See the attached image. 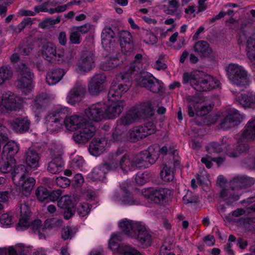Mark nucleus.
<instances>
[{
    "instance_id": "nucleus-42",
    "label": "nucleus",
    "mask_w": 255,
    "mask_h": 255,
    "mask_svg": "<svg viewBox=\"0 0 255 255\" xmlns=\"http://www.w3.org/2000/svg\"><path fill=\"white\" fill-rule=\"evenodd\" d=\"M144 138L139 127H134L130 129L126 136V139L131 142H136Z\"/></svg>"
},
{
    "instance_id": "nucleus-51",
    "label": "nucleus",
    "mask_w": 255,
    "mask_h": 255,
    "mask_svg": "<svg viewBox=\"0 0 255 255\" xmlns=\"http://www.w3.org/2000/svg\"><path fill=\"white\" fill-rule=\"evenodd\" d=\"M69 40L74 44H79L82 41L81 34L74 26L70 29Z\"/></svg>"
},
{
    "instance_id": "nucleus-53",
    "label": "nucleus",
    "mask_w": 255,
    "mask_h": 255,
    "mask_svg": "<svg viewBox=\"0 0 255 255\" xmlns=\"http://www.w3.org/2000/svg\"><path fill=\"white\" fill-rule=\"evenodd\" d=\"M27 248L21 244L16 245L14 247H10L8 248L9 255H26L24 253Z\"/></svg>"
},
{
    "instance_id": "nucleus-63",
    "label": "nucleus",
    "mask_w": 255,
    "mask_h": 255,
    "mask_svg": "<svg viewBox=\"0 0 255 255\" xmlns=\"http://www.w3.org/2000/svg\"><path fill=\"white\" fill-rule=\"evenodd\" d=\"M76 230L70 227H66L63 229L61 232V237L64 240L71 238L76 233Z\"/></svg>"
},
{
    "instance_id": "nucleus-38",
    "label": "nucleus",
    "mask_w": 255,
    "mask_h": 255,
    "mask_svg": "<svg viewBox=\"0 0 255 255\" xmlns=\"http://www.w3.org/2000/svg\"><path fill=\"white\" fill-rule=\"evenodd\" d=\"M64 167V163L61 157H54L47 166V170L52 174H57L61 172Z\"/></svg>"
},
{
    "instance_id": "nucleus-24",
    "label": "nucleus",
    "mask_w": 255,
    "mask_h": 255,
    "mask_svg": "<svg viewBox=\"0 0 255 255\" xmlns=\"http://www.w3.org/2000/svg\"><path fill=\"white\" fill-rule=\"evenodd\" d=\"M193 50L201 58L211 57L213 53L209 44L204 40H199L196 42L193 46Z\"/></svg>"
},
{
    "instance_id": "nucleus-13",
    "label": "nucleus",
    "mask_w": 255,
    "mask_h": 255,
    "mask_svg": "<svg viewBox=\"0 0 255 255\" xmlns=\"http://www.w3.org/2000/svg\"><path fill=\"white\" fill-rule=\"evenodd\" d=\"M1 104L4 110H0V113H4L6 111H17L22 107L21 101L10 92L3 94L1 99Z\"/></svg>"
},
{
    "instance_id": "nucleus-46",
    "label": "nucleus",
    "mask_w": 255,
    "mask_h": 255,
    "mask_svg": "<svg viewBox=\"0 0 255 255\" xmlns=\"http://www.w3.org/2000/svg\"><path fill=\"white\" fill-rule=\"evenodd\" d=\"M31 23L30 18H25L17 25H10L9 28L13 32L18 33L29 25H31Z\"/></svg>"
},
{
    "instance_id": "nucleus-9",
    "label": "nucleus",
    "mask_w": 255,
    "mask_h": 255,
    "mask_svg": "<svg viewBox=\"0 0 255 255\" xmlns=\"http://www.w3.org/2000/svg\"><path fill=\"white\" fill-rule=\"evenodd\" d=\"M17 72L18 73L17 86L21 90L22 93L27 94L32 88L31 81L33 77V74L24 64L18 66Z\"/></svg>"
},
{
    "instance_id": "nucleus-14",
    "label": "nucleus",
    "mask_w": 255,
    "mask_h": 255,
    "mask_svg": "<svg viewBox=\"0 0 255 255\" xmlns=\"http://www.w3.org/2000/svg\"><path fill=\"white\" fill-rule=\"evenodd\" d=\"M105 108L106 105L104 103H97L86 109L85 114L90 121L99 122L106 118L105 112Z\"/></svg>"
},
{
    "instance_id": "nucleus-54",
    "label": "nucleus",
    "mask_w": 255,
    "mask_h": 255,
    "mask_svg": "<svg viewBox=\"0 0 255 255\" xmlns=\"http://www.w3.org/2000/svg\"><path fill=\"white\" fill-rule=\"evenodd\" d=\"M35 194L38 200L41 202L45 201L49 196V192L48 190L42 186H40L37 188L35 191Z\"/></svg>"
},
{
    "instance_id": "nucleus-12",
    "label": "nucleus",
    "mask_w": 255,
    "mask_h": 255,
    "mask_svg": "<svg viewBox=\"0 0 255 255\" xmlns=\"http://www.w3.org/2000/svg\"><path fill=\"white\" fill-rule=\"evenodd\" d=\"M170 191L166 188L156 189L153 188H145L141 190L142 195L150 202L155 203H160L168 197Z\"/></svg>"
},
{
    "instance_id": "nucleus-29",
    "label": "nucleus",
    "mask_w": 255,
    "mask_h": 255,
    "mask_svg": "<svg viewBox=\"0 0 255 255\" xmlns=\"http://www.w3.org/2000/svg\"><path fill=\"white\" fill-rule=\"evenodd\" d=\"M147 61V56L144 54L138 53L134 56V61L129 65L126 66L124 71H127L128 73H132L136 70L142 68L144 64Z\"/></svg>"
},
{
    "instance_id": "nucleus-30",
    "label": "nucleus",
    "mask_w": 255,
    "mask_h": 255,
    "mask_svg": "<svg viewBox=\"0 0 255 255\" xmlns=\"http://www.w3.org/2000/svg\"><path fill=\"white\" fill-rule=\"evenodd\" d=\"M254 184V179L249 177H237L231 181V185L235 187L239 195L242 194L240 190L251 187Z\"/></svg>"
},
{
    "instance_id": "nucleus-35",
    "label": "nucleus",
    "mask_w": 255,
    "mask_h": 255,
    "mask_svg": "<svg viewBox=\"0 0 255 255\" xmlns=\"http://www.w3.org/2000/svg\"><path fill=\"white\" fill-rule=\"evenodd\" d=\"M19 150L18 145L14 141L7 142L3 146L2 152V158L4 157H13Z\"/></svg>"
},
{
    "instance_id": "nucleus-57",
    "label": "nucleus",
    "mask_w": 255,
    "mask_h": 255,
    "mask_svg": "<svg viewBox=\"0 0 255 255\" xmlns=\"http://www.w3.org/2000/svg\"><path fill=\"white\" fill-rule=\"evenodd\" d=\"M50 154L52 157H60L63 154V148L60 144L54 143H52L49 148Z\"/></svg>"
},
{
    "instance_id": "nucleus-50",
    "label": "nucleus",
    "mask_w": 255,
    "mask_h": 255,
    "mask_svg": "<svg viewBox=\"0 0 255 255\" xmlns=\"http://www.w3.org/2000/svg\"><path fill=\"white\" fill-rule=\"evenodd\" d=\"M12 73L10 67L2 66L0 68V85L6 80H9Z\"/></svg>"
},
{
    "instance_id": "nucleus-5",
    "label": "nucleus",
    "mask_w": 255,
    "mask_h": 255,
    "mask_svg": "<svg viewBox=\"0 0 255 255\" xmlns=\"http://www.w3.org/2000/svg\"><path fill=\"white\" fill-rule=\"evenodd\" d=\"M229 80L239 87L246 88L251 83L247 71L242 66L237 64L230 63L226 68Z\"/></svg>"
},
{
    "instance_id": "nucleus-44",
    "label": "nucleus",
    "mask_w": 255,
    "mask_h": 255,
    "mask_svg": "<svg viewBox=\"0 0 255 255\" xmlns=\"http://www.w3.org/2000/svg\"><path fill=\"white\" fill-rule=\"evenodd\" d=\"M44 104V97L42 96H37L31 105V109L35 114V116L39 118V114L42 110Z\"/></svg>"
},
{
    "instance_id": "nucleus-6",
    "label": "nucleus",
    "mask_w": 255,
    "mask_h": 255,
    "mask_svg": "<svg viewBox=\"0 0 255 255\" xmlns=\"http://www.w3.org/2000/svg\"><path fill=\"white\" fill-rule=\"evenodd\" d=\"M38 49L42 57L49 62L60 59L65 60V53L64 49H57L56 45L52 42L46 39L41 40L39 43Z\"/></svg>"
},
{
    "instance_id": "nucleus-11",
    "label": "nucleus",
    "mask_w": 255,
    "mask_h": 255,
    "mask_svg": "<svg viewBox=\"0 0 255 255\" xmlns=\"http://www.w3.org/2000/svg\"><path fill=\"white\" fill-rule=\"evenodd\" d=\"M95 56L92 51H83L76 64V71L80 74L87 73L95 66Z\"/></svg>"
},
{
    "instance_id": "nucleus-47",
    "label": "nucleus",
    "mask_w": 255,
    "mask_h": 255,
    "mask_svg": "<svg viewBox=\"0 0 255 255\" xmlns=\"http://www.w3.org/2000/svg\"><path fill=\"white\" fill-rule=\"evenodd\" d=\"M57 205L60 208L64 209L73 208L74 205L70 197L68 195H65L61 197L58 201Z\"/></svg>"
},
{
    "instance_id": "nucleus-37",
    "label": "nucleus",
    "mask_w": 255,
    "mask_h": 255,
    "mask_svg": "<svg viewBox=\"0 0 255 255\" xmlns=\"http://www.w3.org/2000/svg\"><path fill=\"white\" fill-rule=\"evenodd\" d=\"M115 33L110 27H105L101 34L102 44L104 47L108 48L110 47L113 41Z\"/></svg>"
},
{
    "instance_id": "nucleus-2",
    "label": "nucleus",
    "mask_w": 255,
    "mask_h": 255,
    "mask_svg": "<svg viewBox=\"0 0 255 255\" xmlns=\"http://www.w3.org/2000/svg\"><path fill=\"white\" fill-rule=\"evenodd\" d=\"M123 150L119 149L114 153L109 155L108 162L103 165L96 167L90 173V178L94 181H103L106 178V175L109 170L121 172L127 174L129 171L125 170L123 163L122 162L124 158Z\"/></svg>"
},
{
    "instance_id": "nucleus-62",
    "label": "nucleus",
    "mask_w": 255,
    "mask_h": 255,
    "mask_svg": "<svg viewBox=\"0 0 255 255\" xmlns=\"http://www.w3.org/2000/svg\"><path fill=\"white\" fill-rule=\"evenodd\" d=\"M91 208V205L88 203H82L78 208L77 213L80 217H85L90 213Z\"/></svg>"
},
{
    "instance_id": "nucleus-17",
    "label": "nucleus",
    "mask_w": 255,
    "mask_h": 255,
    "mask_svg": "<svg viewBox=\"0 0 255 255\" xmlns=\"http://www.w3.org/2000/svg\"><path fill=\"white\" fill-rule=\"evenodd\" d=\"M140 118V112L134 106L127 111L118 120L117 126H129L138 122Z\"/></svg>"
},
{
    "instance_id": "nucleus-15",
    "label": "nucleus",
    "mask_w": 255,
    "mask_h": 255,
    "mask_svg": "<svg viewBox=\"0 0 255 255\" xmlns=\"http://www.w3.org/2000/svg\"><path fill=\"white\" fill-rule=\"evenodd\" d=\"M135 236L131 238L137 240L138 242L143 247L148 246L151 243V236L147 231L145 225L142 222H138L134 226Z\"/></svg>"
},
{
    "instance_id": "nucleus-58",
    "label": "nucleus",
    "mask_w": 255,
    "mask_h": 255,
    "mask_svg": "<svg viewBox=\"0 0 255 255\" xmlns=\"http://www.w3.org/2000/svg\"><path fill=\"white\" fill-rule=\"evenodd\" d=\"M228 118L236 126L240 123L242 120V115L236 110L230 111L227 115Z\"/></svg>"
},
{
    "instance_id": "nucleus-32",
    "label": "nucleus",
    "mask_w": 255,
    "mask_h": 255,
    "mask_svg": "<svg viewBox=\"0 0 255 255\" xmlns=\"http://www.w3.org/2000/svg\"><path fill=\"white\" fill-rule=\"evenodd\" d=\"M236 99L245 108H255V93L253 92L236 96Z\"/></svg>"
},
{
    "instance_id": "nucleus-8",
    "label": "nucleus",
    "mask_w": 255,
    "mask_h": 255,
    "mask_svg": "<svg viewBox=\"0 0 255 255\" xmlns=\"http://www.w3.org/2000/svg\"><path fill=\"white\" fill-rule=\"evenodd\" d=\"M68 112L67 108L62 107L49 113L45 119V124L47 130L52 132L61 128L64 124L63 116L67 114Z\"/></svg>"
},
{
    "instance_id": "nucleus-21",
    "label": "nucleus",
    "mask_w": 255,
    "mask_h": 255,
    "mask_svg": "<svg viewBox=\"0 0 255 255\" xmlns=\"http://www.w3.org/2000/svg\"><path fill=\"white\" fill-rule=\"evenodd\" d=\"M120 190L115 192L112 198L115 201H118L126 205H131L137 203L136 199L131 195L126 187L120 185Z\"/></svg>"
},
{
    "instance_id": "nucleus-48",
    "label": "nucleus",
    "mask_w": 255,
    "mask_h": 255,
    "mask_svg": "<svg viewBox=\"0 0 255 255\" xmlns=\"http://www.w3.org/2000/svg\"><path fill=\"white\" fill-rule=\"evenodd\" d=\"M142 38L144 43L148 45H153L157 43V38L152 32L144 30L143 32Z\"/></svg>"
},
{
    "instance_id": "nucleus-59",
    "label": "nucleus",
    "mask_w": 255,
    "mask_h": 255,
    "mask_svg": "<svg viewBox=\"0 0 255 255\" xmlns=\"http://www.w3.org/2000/svg\"><path fill=\"white\" fill-rule=\"evenodd\" d=\"M140 112V118L143 115L150 114L152 111V106L149 102L144 103L141 105L135 106Z\"/></svg>"
},
{
    "instance_id": "nucleus-16",
    "label": "nucleus",
    "mask_w": 255,
    "mask_h": 255,
    "mask_svg": "<svg viewBox=\"0 0 255 255\" xmlns=\"http://www.w3.org/2000/svg\"><path fill=\"white\" fill-rule=\"evenodd\" d=\"M85 93V86L81 82H77L69 92L67 97V102L72 105L80 102Z\"/></svg>"
},
{
    "instance_id": "nucleus-40",
    "label": "nucleus",
    "mask_w": 255,
    "mask_h": 255,
    "mask_svg": "<svg viewBox=\"0 0 255 255\" xmlns=\"http://www.w3.org/2000/svg\"><path fill=\"white\" fill-rule=\"evenodd\" d=\"M121 79L120 81V87H121L122 93L127 92L131 85V75L128 73L127 71H124L121 73Z\"/></svg>"
},
{
    "instance_id": "nucleus-34",
    "label": "nucleus",
    "mask_w": 255,
    "mask_h": 255,
    "mask_svg": "<svg viewBox=\"0 0 255 255\" xmlns=\"http://www.w3.org/2000/svg\"><path fill=\"white\" fill-rule=\"evenodd\" d=\"M243 138L248 141L255 139V117L247 123L243 132Z\"/></svg>"
},
{
    "instance_id": "nucleus-55",
    "label": "nucleus",
    "mask_w": 255,
    "mask_h": 255,
    "mask_svg": "<svg viewBox=\"0 0 255 255\" xmlns=\"http://www.w3.org/2000/svg\"><path fill=\"white\" fill-rule=\"evenodd\" d=\"M31 226L32 231L35 233L38 234L39 239L45 238V236L41 232V231H43L44 228L43 227L41 220L38 219L34 220L32 222Z\"/></svg>"
},
{
    "instance_id": "nucleus-10",
    "label": "nucleus",
    "mask_w": 255,
    "mask_h": 255,
    "mask_svg": "<svg viewBox=\"0 0 255 255\" xmlns=\"http://www.w3.org/2000/svg\"><path fill=\"white\" fill-rule=\"evenodd\" d=\"M121 240L120 234H113L109 241V248L117 252L115 255H141L136 250L130 246L120 245Z\"/></svg>"
},
{
    "instance_id": "nucleus-26",
    "label": "nucleus",
    "mask_w": 255,
    "mask_h": 255,
    "mask_svg": "<svg viewBox=\"0 0 255 255\" xmlns=\"http://www.w3.org/2000/svg\"><path fill=\"white\" fill-rule=\"evenodd\" d=\"M63 121L66 128L69 130L81 128L87 122L83 117L77 115L67 117Z\"/></svg>"
},
{
    "instance_id": "nucleus-56",
    "label": "nucleus",
    "mask_w": 255,
    "mask_h": 255,
    "mask_svg": "<svg viewBox=\"0 0 255 255\" xmlns=\"http://www.w3.org/2000/svg\"><path fill=\"white\" fill-rule=\"evenodd\" d=\"M63 221L61 219L53 218L46 220L44 223V228L51 229L59 227L62 225Z\"/></svg>"
},
{
    "instance_id": "nucleus-31",
    "label": "nucleus",
    "mask_w": 255,
    "mask_h": 255,
    "mask_svg": "<svg viewBox=\"0 0 255 255\" xmlns=\"http://www.w3.org/2000/svg\"><path fill=\"white\" fill-rule=\"evenodd\" d=\"M40 159L38 153L34 149L29 148L25 152V162L31 168L36 169L39 166Z\"/></svg>"
},
{
    "instance_id": "nucleus-49",
    "label": "nucleus",
    "mask_w": 255,
    "mask_h": 255,
    "mask_svg": "<svg viewBox=\"0 0 255 255\" xmlns=\"http://www.w3.org/2000/svg\"><path fill=\"white\" fill-rule=\"evenodd\" d=\"M162 84L160 81L153 77L151 81L148 85L146 89L153 93H157L161 91Z\"/></svg>"
},
{
    "instance_id": "nucleus-4",
    "label": "nucleus",
    "mask_w": 255,
    "mask_h": 255,
    "mask_svg": "<svg viewBox=\"0 0 255 255\" xmlns=\"http://www.w3.org/2000/svg\"><path fill=\"white\" fill-rule=\"evenodd\" d=\"M12 179L24 196H28L30 194L35 183V180L33 177L27 176L26 167L22 164L18 165L12 172Z\"/></svg>"
},
{
    "instance_id": "nucleus-43",
    "label": "nucleus",
    "mask_w": 255,
    "mask_h": 255,
    "mask_svg": "<svg viewBox=\"0 0 255 255\" xmlns=\"http://www.w3.org/2000/svg\"><path fill=\"white\" fill-rule=\"evenodd\" d=\"M153 77V75L147 72H141L136 78V84L139 87L146 89Z\"/></svg>"
},
{
    "instance_id": "nucleus-27",
    "label": "nucleus",
    "mask_w": 255,
    "mask_h": 255,
    "mask_svg": "<svg viewBox=\"0 0 255 255\" xmlns=\"http://www.w3.org/2000/svg\"><path fill=\"white\" fill-rule=\"evenodd\" d=\"M220 197L227 205H231L239 199V195L234 186L231 188L223 189L220 193Z\"/></svg>"
},
{
    "instance_id": "nucleus-20",
    "label": "nucleus",
    "mask_w": 255,
    "mask_h": 255,
    "mask_svg": "<svg viewBox=\"0 0 255 255\" xmlns=\"http://www.w3.org/2000/svg\"><path fill=\"white\" fill-rule=\"evenodd\" d=\"M80 130L74 133L73 135L74 140L77 143H84L87 142L94 135L96 131L95 128L90 125L87 122Z\"/></svg>"
},
{
    "instance_id": "nucleus-33",
    "label": "nucleus",
    "mask_w": 255,
    "mask_h": 255,
    "mask_svg": "<svg viewBox=\"0 0 255 255\" xmlns=\"http://www.w3.org/2000/svg\"><path fill=\"white\" fill-rule=\"evenodd\" d=\"M65 71L61 69H55L49 71L46 75V81L48 85H53L59 82L65 75Z\"/></svg>"
},
{
    "instance_id": "nucleus-41",
    "label": "nucleus",
    "mask_w": 255,
    "mask_h": 255,
    "mask_svg": "<svg viewBox=\"0 0 255 255\" xmlns=\"http://www.w3.org/2000/svg\"><path fill=\"white\" fill-rule=\"evenodd\" d=\"M246 51L248 58L251 63L255 65V34L248 39Z\"/></svg>"
},
{
    "instance_id": "nucleus-39",
    "label": "nucleus",
    "mask_w": 255,
    "mask_h": 255,
    "mask_svg": "<svg viewBox=\"0 0 255 255\" xmlns=\"http://www.w3.org/2000/svg\"><path fill=\"white\" fill-rule=\"evenodd\" d=\"M3 163L1 165L0 170L3 173L13 172L18 166H15L16 161L13 157H4Z\"/></svg>"
},
{
    "instance_id": "nucleus-52",
    "label": "nucleus",
    "mask_w": 255,
    "mask_h": 255,
    "mask_svg": "<svg viewBox=\"0 0 255 255\" xmlns=\"http://www.w3.org/2000/svg\"><path fill=\"white\" fill-rule=\"evenodd\" d=\"M141 132L144 137L148 135L153 134L155 132L156 128L155 125L151 122L146 123L143 126H140Z\"/></svg>"
},
{
    "instance_id": "nucleus-3",
    "label": "nucleus",
    "mask_w": 255,
    "mask_h": 255,
    "mask_svg": "<svg viewBox=\"0 0 255 255\" xmlns=\"http://www.w3.org/2000/svg\"><path fill=\"white\" fill-rule=\"evenodd\" d=\"M183 82L190 83L195 90L201 92L214 90L220 85L218 79L200 71L184 73Z\"/></svg>"
},
{
    "instance_id": "nucleus-22",
    "label": "nucleus",
    "mask_w": 255,
    "mask_h": 255,
    "mask_svg": "<svg viewBox=\"0 0 255 255\" xmlns=\"http://www.w3.org/2000/svg\"><path fill=\"white\" fill-rule=\"evenodd\" d=\"M9 128L16 133H23L28 130L30 122L27 117L17 118L8 122Z\"/></svg>"
},
{
    "instance_id": "nucleus-18",
    "label": "nucleus",
    "mask_w": 255,
    "mask_h": 255,
    "mask_svg": "<svg viewBox=\"0 0 255 255\" xmlns=\"http://www.w3.org/2000/svg\"><path fill=\"white\" fill-rule=\"evenodd\" d=\"M106 76L104 74L94 75L89 82L88 91L92 95H98L104 88Z\"/></svg>"
},
{
    "instance_id": "nucleus-25",
    "label": "nucleus",
    "mask_w": 255,
    "mask_h": 255,
    "mask_svg": "<svg viewBox=\"0 0 255 255\" xmlns=\"http://www.w3.org/2000/svg\"><path fill=\"white\" fill-rule=\"evenodd\" d=\"M179 161L176 159L173 161L167 162L161 171V178L165 181H170L174 178L173 169L179 167Z\"/></svg>"
},
{
    "instance_id": "nucleus-45",
    "label": "nucleus",
    "mask_w": 255,
    "mask_h": 255,
    "mask_svg": "<svg viewBox=\"0 0 255 255\" xmlns=\"http://www.w3.org/2000/svg\"><path fill=\"white\" fill-rule=\"evenodd\" d=\"M120 61L117 57H110L103 62L101 65L102 69L104 71L111 70L120 64Z\"/></svg>"
},
{
    "instance_id": "nucleus-60",
    "label": "nucleus",
    "mask_w": 255,
    "mask_h": 255,
    "mask_svg": "<svg viewBox=\"0 0 255 255\" xmlns=\"http://www.w3.org/2000/svg\"><path fill=\"white\" fill-rule=\"evenodd\" d=\"M118 88L115 87L114 85L111 86L108 96L109 101L121 100L120 99L122 95L118 91Z\"/></svg>"
},
{
    "instance_id": "nucleus-28",
    "label": "nucleus",
    "mask_w": 255,
    "mask_h": 255,
    "mask_svg": "<svg viewBox=\"0 0 255 255\" xmlns=\"http://www.w3.org/2000/svg\"><path fill=\"white\" fill-rule=\"evenodd\" d=\"M107 146L108 140L106 138H95L90 144L89 151L92 155L98 156L101 154Z\"/></svg>"
},
{
    "instance_id": "nucleus-36",
    "label": "nucleus",
    "mask_w": 255,
    "mask_h": 255,
    "mask_svg": "<svg viewBox=\"0 0 255 255\" xmlns=\"http://www.w3.org/2000/svg\"><path fill=\"white\" fill-rule=\"evenodd\" d=\"M138 222H134L125 219L119 223V226L127 235L131 237L132 236H135L134 226Z\"/></svg>"
},
{
    "instance_id": "nucleus-23",
    "label": "nucleus",
    "mask_w": 255,
    "mask_h": 255,
    "mask_svg": "<svg viewBox=\"0 0 255 255\" xmlns=\"http://www.w3.org/2000/svg\"><path fill=\"white\" fill-rule=\"evenodd\" d=\"M119 37L122 51L125 54L131 51L133 47V43L130 32L127 30H121L119 33Z\"/></svg>"
},
{
    "instance_id": "nucleus-61",
    "label": "nucleus",
    "mask_w": 255,
    "mask_h": 255,
    "mask_svg": "<svg viewBox=\"0 0 255 255\" xmlns=\"http://www.w3.org/2000/svg\"><path fill=\"white\" fill-rule=\"evenodd\" d=\"M29 226V217H21L16 226L17 231H22L27 229Z\"/></svg>"
},
{
    "instance_id": "nucleus-7",
    "label": "nucleus",
    "mask_w": 255,
    "mask_h": 255,
    "mask_svg": "<svg viewBox=\"0 0 255 255\" xmlns=\"http://www.w3.org/2000/svg\"><path fill=\"white\" fill-rule=\"evenodd\" d=\"M187 101L188 103V115L191 117L195 114L198 116H205L211 111V106L204 105L205 98L201 94L188 96Z\"/></svg>"
},
{
    "instance_id": "nucleus-1",
    "label": "nucleus",
    "mask_w": 255,
    "mask_h": 255,
    "mask_svg": "<svg viewBox=\"0 0 255 255\" xmlns=\"http://www.w3.org/2000/svg\"><path fill=\"white\" fill-rule=\"evenodd\" d=\"M158 146H150L147 150H144L135 156L124 154L122 163L125 171H132L138 168H145L153 164L159 155Z\"/></svg>"
},
{
    "instance_id": "nucleus-19",
    "label": "nucleus",
    "mask_w": 255,
    "mask_h": 255,
    "mask_svg": "<svg viewBox=\"0 0 255 255\" xmlns=\"http://www.w3.org/2000/svg\"><path fill=\"white\" fill-rule=\"evenodd\" d=\"M125 106L123 100L109 101L105 110L106 117L109 119L117 118L123 111Z\"/></svg>"
},
{
    "instance_id": "nucleus-64",
    "label": "nucleus",
    "mask_w": 255,
    "mask_h": 255,
    "mask_svg": "<svg viewBox=\"0 0 255 255\" xmlns=\"http://www.w3.org/2000/svg\"><path fill=\"white\" fill-rule=\"evenodd\" d=\"M13 217L9 213L2 214L0 218V223L3 226H8L13 223Z\"/></svg>"
}]
</instances>
